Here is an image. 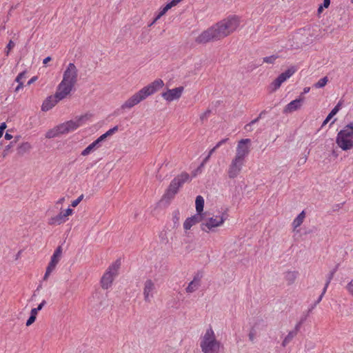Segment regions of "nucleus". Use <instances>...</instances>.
Here are the masks:
<instances>
[{
	"label": "nucleus",
	"mask_w": 353,
	"mask_h": 353,
	"mask_svg": "<svg viewBox=\"0 0 353 353\" xmlns=\"http://www.w3.org/2000/svg\"><path fill=\"white\" fill-rule=\"evenodd\" d=\"M210 155L208 154L207 157L203 159V162L201 163V166H204V165L208 161L210 158Z\"/></svg>",
	"instance_id": "5fc2aeb1"
},
{
	"label": "nucleus",
	"mask_w": 353,
	"mask_h": 353,
	"mask_svg": "<svg viewBox=\"0 0 353 353\" xmlns=\"http://www.w3.org/2000/svg\"><path fill=\"white\" fill-rule=\"evenodd\" d=\"M228 141V138H225V139H221L220 141H219L216 145H215V148H220L223 144L225 143L227 141Z\"/></svg>",
	"instance_id": "09e8293b"
},
{
	"label": "nucleus",
	"mask_w": 353,
	"mask_h": 353,
	"mask_svg": "<svg viewBox=\"0 0 353 353\" xmlns=\"http://www.w3.org/2000/svg\"><path fill=\"white\" fill-rule=\"evenodd\" d=\"M200 345L203 353L218 352L220 343L215 339L214 331L212 328L207 330Z\"/></svg>",
	"instance_id": "423d86ee"
},
{
	"label": "nucleus",
	"mask_w": 353,
	"mask_h": 353,
	"mask_svg": "<svg viewBox=\"0 0 353 353\" xmlns=\"http://www.w3.org/2000/svg\"><path fill=\"white\" fill-rule=\"evenodd\" d=\"M172 8V7L168 4V3L161 10L159 13L157 14V16L154 18V21L151 23L152 25L158 19H159L163 15H164L166 12Z\"/></svg>",
	"instance_id": "c85d7f7f"
},
{
	"label": "nucleus",
	"mask_w": 353,
	"mask_h": 353,
	"mask_svg": "<svg viewBox=\"0 0 353 353\" xmlns=\"http://www.w3.org/2000/svg\"><path fill=\"white\" fill-rule=\"evenodd\" d=\"M342 104H343V101L341 100H340L338 102V103L336 105V106L331 110V112L329 114H330L332 117H334L341 110Z\"/></svg>",
	"instance_id": "473e14b6"
},
{
	"label": "nucleus",
	"mask_w": 353,
	"mask_h": 353,
	"mask_svg": "<svg viewBox=\"0 0 353 353\" xmlns=\"http://www.w3.org/2000/svg\"><path fill=\"white\" fill-rule=\"evenodd\" d=\"M36 316L30 314V317L28 318V319L26 321V325L27 326H30V325H32L36 320Z\"/></svg>",
	"instance_id": "c03bdc74"
},
{
	"label": "nucleus",
	"mask_w": 353,
	"mask_h": 353,
	"mask_svg": "<svg viewBox=\"0 0 353 353\" xmlns=\"http://www.w3.org/2000/svg\"><path fill=\"white\" fill-rule=\"evenodd\" d=\"M210 113V110H208L206 111L205 113H203L201 116V119H203L204 118H207L208 114Z\"/></svg>",
	"instance_id": "6e6d98bb"
},
{
	"label": "nucleus",
	"mask_w": 353,
	"mask_h": 353,
	"mask_svg": "<svg viewBox=\"0 0 353 353\" xmlns=\"http://www.w3.org/2000/svg\"><path fill=\"white\" fill-rule=\"evenodd\" d=\"M332 117H333L330 114H328V115L327 116L325 119L323 121L321 127H323L324 125H325L331 120V119Z\"/></svg>",
	"instance_id": "3c124183"
},
{
	"label": "nucleus",
	"mask_w": 353,
	"mask_h": 353,
	"mask_svg": "<svg viewBox=\"0 0 353 353\" xmlns=\"http://www.w3.org/2000/svg\"><path fill=\"white\" fill-rule=\"evenodd\" d=\"M296 71V68L295 66H291L285 72L280 74L277 78L280 79V80L283 83L290 77H291Z\"/></svg>",
	"instance_id": "aec40b11"
},
{
	"label": "nucleus",
	"mask_w": 353,
	"mask_h": 353,
	"mask_svg": "<svg viewBox=\"0 0 353 353\" xmlns=\"http://www.w3.org/2000/svg\"><path fill=\"white\" fill-rule=\"evenodd\" d=\"M296 336V334L295 332L290 331L288 334V335L284 338L283 342H282V346L286 347L288 344L292 340V339Z\"/></svg>",
	"instance_id": "cd10ccee"
},
{
	"label": "nucleus",
	"mask_w": 353,
	"mask_h": 353,
	"mask_svg": "<svg viewBox=\"0 0 353 353\" xmlns=\"http://www.w3.org/2000/svg\"><path fill=\"white\" fill-rule=\"evenodd\" d=\"M15 46V43L12 41L10 40L9 43L6 47L5 49V54L6 56H8L10 54V51Z\"/></svg>",
	"instance_id": "c9c22d12"
},
{
	"label": "nucleus",
	"mask_w": 353,
	"mask_h": 353,
	"mask_svg": "<svg viewBox=\"0 0 353 353\" xmlns=\"http://www.w3.org/2000/svg\"><path fill=\"white\" fill-rule=\"evenodd\" d=\"M37 79V77H32L28 82V85H30L31 83H34Z\"/></svg>",
	"instance_id": "13d9d810"
},
{
	"label": "nucleus",
	"mask_w": 353,
	"mask_h": 353,
	"mask_svg": "<svg viewBox=\"0 0 353 353\" xmlns=\"http://www.w3.org/2000/svg\"><path fill=\"white\" fill-rule=\"evenodd\" d=\"M12 142H11L9 145H6L3 152V157H5L8 153V151L10 149L11 146H12Z\"/></svg>",
	"instance_id": "8fccbe9b"
},
{
	"label": "nucleus",
	"mask_w": 353,
	"mask_h": 353,
	"mask_svg": "<svg viewBox=\"0 0 353 353\" xmlns=\"http://www.w3.org/2000/svg\"><path fill=\"white\" fill-rule=\"evenodd\" d=\"M4 137L7 140H10L12 138V136L11 134H10L9 133L6 132L5 134V137Z\"/></svg>",
	"instance_id": "bf43d9fd"
},
{
	"label": "nucleus",
	"mask_w": 353,
	"mask_h": 353,
	"mask_svg": "<svg viewBox=\"0 0 353 353\" xmlns=\"http://www.w3.org/2000/svg\"><path fill=\"white\" fill-rule=\"evenodd\" d=\"M283 82L280 80V79L276 78L271 84L273 90H276L280 88Z\"/></svg>",
	"instance_id": "e433bc0d"
},
{
	"label": "nucleus",
	"mask_w": 353,
	"mask_h": 353,
	"mask_svg": "<svg viewBox=\"0 0 353 353\" xmlns=\"http://www.w3.org/2000/svg\"><path fill=\"white\" fill-rule=\"evenodd\" d=\"M183 88L180 86L171 90H168L166 92L162 93V97L167 101H172L181 97Z\"/></svg>",
	"instance_id": "2eb2a0df"
},
{
	"label": "nucleus",
	"mask_w": 353,
	"mask_h": 353,
	"mask_svg": "<svg viewBox=\"0 0 353 353\" xmlns=\"http://www.w3.org/2000/svg\"><path fill=\"white\" fill-rule=\"evenodd\" d=\"M60 129V125H57V127L54 128L52 130H50L47 132L46 134V137L48 139H52L57 137L59 134H62V131Z\"/></svg>",
	"instance_id": "393cba45"
},
{
	"label": "nucleus",
	"mask_w": 353,
	"mask_h": 353,
	"mask_svg": "<svg viewBox=\"0 0 353 353\" xmlns=\"http://www.w3.org/2000/svg\"><path fill=\"white\" fill-rule=\"evenodd\" d=\"M305 318H303L301 319V321L295 325L294 329L292 330L293 332H295V333L297 334L298 332L299 331L301 325L304 322Z\"/></svg>",
	"instance_id": "79ce46f5"
},
{
	"label": "nucleus",
	"mask_w": 353,
	"mask_h": 353,
	"mask_svg": "<svg viewBox=\"0 0 353 353\" xmlns=\"http://www.w3.org/2000/svg\"><path fill=\"white\" fill-rule=\"evenodd\" d=\"M31 146L29 143L25 142L21 143L17 148V152L19 154H23L30 149Z\"/></svg>",
	"instance_id": "bb28decb"
},
{
	"label": "nucleus",
	"mask_w": 353,
	"mask_h": 353,
	"mask_svg": "<svg viewBox=\"0 0 353 353\" xmlns=\"http://www.w3.org/2000/svg\"><path fill=\"white\" fill-rule=\"evenodd\" d=\"M251 140L250 139H241L237 144L236 149V158L245 161V157L250 152Z\"/></svg>",
	"instance_id": "9b49d317"
},
{
	"label": "nucleus",
	"mask_w": 353,
	"mask_h": 353,
	"mask_svg": "<svg viewBox=\"0 0 353 353\" xmlns=\"http://www.w3.org/2000/svg\"><path fill=\"white\" fill-rule=\"evenodd\" d=\"M107 138V136L105 134H103L101 135L98 139H97L95 141L97 142V143L101 146V143L104 141Z\"/></svg>",
	"instance_id": "de8ad7c7"
},
{
	"label": "nucleus",
	"mask_w": 353,
	"mask_h": 353,
	"mask_svg": "<svg viewBox=\"0 0 353 353\" xmlns=\"http://www.w3.org/2000/svg\"><path fill=\"white\" fill-rule=\"evenodd\" d=\"M324 8L325 7L323 6L322 4L319 6V7L318 8V10H317L319 14H320L323 12V10Z\"/></svg>",
	"instance_id": "680f3d73"
},
{
	"label": "nucleus",
	"mask_w": 353,
	"mask_h": 353,
	"mask_svg": "<svg viewBox=\"0 0 353 353\" xmlns=\"http://www.w3.org/2000/svg\"><path fill=\"white\" fill-rule=\"evenodd\" d=\"M163 81L160 79H156L149 85L143 87L139 92H136L130 97L122 105L123 109L131 108L141 101L145 99L148 97L153 94L163 86Z\"/></svg>",
	"instance_id": "20e7f679"
},
{
	"label": "nucleus",
	"mask_w": 353,
	"mask_h": 353,
	"mask_svg": "<svg viewBox=\"0 0 353 353\" xmlns=\"http://www.w3.org/2000/svg\"><path fill=\"white\" fill-rule=\"evenodd\" d=\"M310 88L309 87H305L303 89V94H306L310 92Z\"/></svg>",
	"instance_id": "0e129e2a"
},
{
	"label": "nucleus",
	"mask_w": 353,
	"mask_h": 353,
	"mask_svg": "<svg viewBox=\"0 0 353 353\" xmlns=\"http://www.w3.org/2000/svg\"><path fill=\"white\" fill-rule=\"evenodd\" d=\"M51 60V57H46L43 61V64H46L47 63H48Z\"/></svg>",
	"instance_id": "052dcab7"
},
{
	"label": "nucleus",
	"mask_w": 353,
	"mask_h": 353,
	"mask_svg": "<svg viewBox=\"0 0 353 353\" xmlns=\"http://www.w3.org/2000/svg\"><path fill=\"white\" fill-rule=\"evenodd\" d=\"M336 269L333 270L332 272H330V273L329 274L328 276H327V281L325 283V287L324 288L327 290L331 280L332 279L333 276H334V273L336 272Z\"/></svg>",
	"instance_id": "58836bf2"
},
{
	"label": "nucleus",
	"mask_w": 353,
	"mask_h": 353,
	"mask_svg": "<svg viewBox=\"0 0 353 353\" xmlns=\"http://www.w3.org/2000/svg\"><path fill=\"white\" fill-rule=\"evenodd\" d=\"M277 58H278V56H276V55H271L269 57H265L263 59V62L267 63H273Z\"/></svg>",
	"instance_id": "f704fd0d"
},
{
	"label": "nucleus",
	"mask_w": 353,
	"mask_h": 353,
	"mask_svg": "<svg viewBox=\"0 0 353 353\" xmlns=\"http://www.w3.org/2000/svg\"><path fill=\"white\" fill-rule=\"evenodd\" d=\"M189 179L190 175L187 172H183L174 177L170 182L163 197L167 199H172L178 192L179 189Z\"/></svg>",
	"instance_id": "0eeeda50"
},
{
	"label": "nucleus",
	"mask_w": 353,
	"mask_h": 353,
	"mask_svg": "<svg viewBox=\"0 0 353 353\" xmlns=\"http://www.w3.org/2000/svg\"><path fill=\"white\" fill-rule=\"evenodd\" d=\"M26 77V72L23 71L20 72L15 79V81L18 83L17 86L15 88V92H19L23 87V79Z\"/></svg>",
	"instance_id": "4be33fe9"
},
{
	"label": "nucleus",
	"mask_w": 353,
	"mask_h": 353,
	"mask_svg": "<svg viewBox=\"0 0 353 353\" xmlns=\"http://www.w3.org/2000/svg\"><path fill=\"white\" fill-rule=\"evenodd\" d=\"M260 120V119L259 117L253 119L252 121H251L249 123L246 124L244 127L245 130L248 132H250L252 131V129H248V126H252V125L256 123L259 121Z\"/></svg>",
	"instance_id": "ea45409f"
},
{
	"label": "nucleus",
	"mask_w": 353,
	"mask_h": 353,
	"mask_svg": "<svg viewBox=\"0 0 353 353\" xmlns=\"http://www.w3.org/2000/svg\"><path fill=\"white\" fill-rule=\"evenodd\" d=\"M347 291L353 296V279L347 284L345 287Z\"/></svg>",
	"instance_id": "a19ab883"
},
{
	"label": "nucleus",
	"mask_w": 353,
	"mask_h": 353,
	"mask_svg": "<svg viewBox=\"0 0 353 353\" xmlns=\"http://www.w3.org/2000/svg\"><path fill=\"white\" fill-rule=\"evenodd\" d=\"M244 163L245 161L234 157L232 160L228 169V177L230 179L236 178L240 174Z\"/></svg>",
	"instance_id": "ddd939ff"
},
{
	"label": "nucleus",
	"mask_w": 353,
	"mask_h": 353,
	"mask_svg": "<svg viewBox=\"0 0 353 353\" xmlns=\"http://www.w3.org/2000/svg\"><path fill=\"white\" fill-rule=\"evenodd\" d=\"M336 143L344 151L353 148V120L338 132Z\"/></svg>",
	"instance_id": "39448f33"
},
{
	"label": "nucleus",
	"mask_w": 353,
	"mask_h": 353,
	"mask_svg": "<svg viewBox=\"0 0 353 353\" xmlns=\"http://www.w3.org/2000/svg\"><path fill=\"white\" fill-rule=\"evenodd\" d=\"M46 301L45 300H43L42 302L37 306V307L31 310L30 314L37 316L38 312L41 310V309L46 305Z\"/></svg>",
	"instance_id": "2f4dec72"
},
{
	"label": "nucleus",
	"mask_w": 353,
	"mask_h": 353,
	"mask_svg": "<svg viewBox=\"0 0 353 353\" xmlns=\"http://www.w3.org/2000/svg\"><path fill=\"white\" fill-rule=\"evenodd\" d=\"M117 130H118V126H114V128L108 130L105 134L108 137L113 134L114 133H115Z\"/></svg>",
	"instance_id": "a18cd8bd"
},
{
	"label": "nucleus",
	"mask_w": 353,
	"mask_h": 353,
	"mask_svg": "<svg viewBox=\"0 0 353 353\" xmlns=\"http://www.w3.org/2000/svg\"><path fill=\"white\" fill-rule=\"evenodd\" d=\"M239 26V18L236 16H230L203 31L196 37V42L206 43L212 41L220 40L235 31Z\"/></svg>",
	"instance_id": "f03ea898"
},
{
	"label": "nucleus",
	"mask_w": 353,
	"mask_h": 353,
	"mask_svg": "<svg viewBox=\"0 0 353 353\" xmlns=\"http://www.w3.org/2000/svg\"><path fill=\"white\" fill-rule=\"evenodd\" d=\"M239 26V18L236 16H230L203 31L196 37V42L206 43L212 41L220 40L235 31Z\"/></svg>",
	"instance_id": "f257e3e1"
},
{
	"label": "nucleus",
	"mask_w": 353,
	"mask_h": 353,
	"mask_svg": "<svg viewBox=\"0 0 353 353\" xmlns=\"http://www.w3.org/2000/svg\"><path fill=\"white\" fill-rule=\"evenodd\" d=\"M120 265L121 261L119 259H117L113 264L109 266L101 280V287L103 289H108L111 286L114 278L117 275Z\"/></svg>",
	"instance_id": "6e6552de"
},
{
	"label": "nucleus",
	"mask_w": 353,
	"mask_h": 353,
	"mask_svg": "<svg viewBox=\"0 0 353 353\" xmlns=\"http://www.w3.org/2000/svg\"><path fill=\"white\" fill-rule=\"evenodd\" d=\"M343 205V203L337 204V205H336V209H339V208H340Z\"/></svg>",
	"instance_id": "774afa93"
},
{
	"label": "nucleus",
	"mask_w": 353,
	"mask_h": 353,
	"mask_svg": "<svg viewBox=\"0 0 353 353\" xmlns=\"http://www.w3.org/2000/svg\"><path fill=\"white\" fill-rule=\"evenodd\" d=\"M226 219L227 215L225 214H222L221 216H212L208 219L205 218V222L201 223V228L203 231L208 232L214 228L222 225Z\"/></svg>",
	"instance_id": "9d476101"
},
{
	"label": "nucleus",
	"mask_w": 353,
	"mask_h": 353,
	"mask_svg": "<svg viewBox=\"0 0 353 353\" xmlns=\"http://www.w3.org/2000/svg\"><path fill=\"white\" fill-rule=\"evenodd\" d=\"M217 149H218V148H215V146H214L213 148H212V149L209 151L208 154L211 156V155H212V154L216 151V150H217Z\"/></svg>",
	"instance_id": "e2e57ef3"
},
{
	"label": "nucleus",
	"mask_w": 353,
	"mask_h": 353,
	"mask_svg": "<svg viewBox=\"0 0 353 353\" xmlns=\"http://www.w3.org/2000/svg\"><path fill=\"white\" fill-rule=\"evenodd\" d=\"M67 220H68V218L66 217V215L64 214V213L63 212H61L59 214L52 217L50 219V223L60 225L61 223H65Z\"/></svg>",
	"instance_id": "412c9836"
},
{
	"label": "nucleus",
	"mask_w": 353,
	"mask_h": 353,
	"mask_svg": "<svg viewBox=\"0 0 353 353\" xmlns=\"http://www.w3.org/2000/svg\"><path fill=\"white\" fill-rule=\"evenodd\" d=\"M297 272H288L285 275L286 280L288 281L290 283H292L294 281Z\"/></svg>",
	"instance_id": "7c9ffc66"
},
{
	"label": "nucleus",
	"mask_w": 353,
	"mask_h": 353,
	"mask_svg": "<svg viewBox=\"0 0 353 353\" xmlns=\"http://www.w3.org/2000/svg\"><path fill=\"white\" fill-rule=\"evenodd\" d=\"M73 212V210H72L71 208H68V209L65 210V211L63 212L64 214L66 215V217L68 218V216L69 215H71Z\"/></svg>",
	"instance_id": "603ef678"
},
{
	"label": "nucleus",
	"mask_w": 353,
	"mask_h": 353,
	"mask_svg": "<svg viewBox=\"0 0 353 353\" xmlns=\"http://www.w3.org/2000/svg\"><path fill=\"white\" fill-rule=\"evenodd\" d=\"M283 82L280 80V79L276 78L271 84L273 90H276L280 88Z\"/></svg>",
	"instance_id": "4c0bfd02"
},
{
	"label": "nucleus",
	"mask_w": 353,
	"mask_h": 353,
	"mask_svg": "<svg viewBox=\"0 0 353 353\" xmlns=\"http://www.w3.org/2000/svg\"><path fill=\"white\" fill-rule=\"evenodd\" d=\"M265 114V110H263V111H262V112L259 114V117H258L261 119Z\"/></svg>",
	"instance_id": "69168bd1"
},
{
	"label": "nucleus",
	"mask_w": 353,
	"mask_h": 353,
	"mask_svg": "<svg viewBox=\"0 0 353 353\" xmlns=\"http://www.w3.org/2000/svg\"><path fill=\"white\" fill-rule=\"evenodd\" d=\"M156 292V286L151 279H148L144 283L143 296L145 301L150 303Z\"/></svg>",
	"instance_id": "4468645a"
},
{
	"label": "nucleus",
	"mask_w": 353,
	"mask_h": 353,
	"mask_svg": "<svg viewBox=\"0 0 353 353\" xmlns=\"http://www.w3.org/2000/svg\"><path fill=\"white\" fill-rule=\"evenodd\" d=\"M63 99L57 97V92L53 96L48 97L41 105L42 111L46 112L52 109L59 101Z\"/></svg>",
	"instance_id": "dca6fc26"
},
{
	"label": "nucleus",
	"mask_w": 353,
	"mask_h": 353,
	"mask_svg": "<svg viewBox=\"0 0 353 353\" xmlns=\"http://www.w3.org/2000/svg\"><path fill=\"white\" fill-rule=\"evenodd\" d=\"M328 78L327 77H324L321 79H320L314 85V86L316 88H323L327 83Z\"/></svg>",
	"instance_id": "c756f323"
},
{
	"label": "nucleus",
	"mask_w": 353,
	"mask_h": 353,
	"mask_svg": "<svg viewBox=\"0 0 353 353\" xmlns=\"http://www.w3.org/2000/svg\"><path fill=\"white\" fill-rule=\"evenodd\" d=\"M205 219L204 214H196L185 219L183 223V228L185 230H190L194 225L203 221Z\"/></svg>",
	"instance_id": "f3484780"
},
{
	"label": "nucleus",
	"mask_w": 353,
	"mask_h": 353,
	"mask_svg": "<svg viewBox=\"0 0 353 353\" xmlns=\"http://www.w3.org/2000/svg\"><path fill=\"white\" fill-rule=\"evenodd\" d=\"M305 217V214L304 211H302L293 221L292 225L294 228H296L297 227L300 226L304 219Z\"/></svg>",
	"instance_id": "a878e982"
},
{
	"label": "nucleus",
	"mask_w": 353,
	"mask_h": 353,
	"mask_svg": "<svg viewBox=\"0 0 353 353\" xmlns=\"http://www.w3.org/2000/svg\"><path fill=\"white\" fill-rule=\"evenodd\" d=\"M326 290H327L326 289L323 288L322 293L319 296V298L316 299V301L314 302V306H316L321 301Z\"/></svg>",
	"instance_id": "49530a36"
},
{
	"label": "nucleus",
	"mask_w": 353,
	"mask_h": 353,
	"mask_svg": "<svg viewBox=\"0 0 353 353\" xmlns=\"http://www.w3.org/2000/svg\"><path fill=\"white\" fill-rule=\"evenodd\" d=\"M196 213L199 214H203L202 212L203 211L204 207V199L202 196L199 195L196 197Z\"/></svg>",
	"instance_id": "5701e85b"
},
{
	"label": "nucleus",
	"mask_w": 353,
	"mask_h": 353,
	"mask_svg": "<svg viewBox=\"0 0 353 353\" xmlns=\"http://www.w3.org/2000/svg\"><path fill=\"white\" fill-rule=\"evenodd\" d=\"M303 98L299 97L290 102L284 108L283 113L288 114L293 112L299 109L302 105Z\"/></svg>",
	"instance_id": "a211bd4d"
},
{
	"label": "nucleus",
	"mask_w": 353,
	"mask_h": 353,
	"mask_svg": "<svg viewBox=\"0 0 353 353\" xmlns=\"http://www.w3.org/2000/svg\"><path fill=\"white\" fill-rule=\"evenodd\" d=\"M99 147L100 145L97 143L96 141H94L81 152V155L87 156L90 152L99 148Z\"/></svg>",
	"instance_id": "b1692460"
},
{
	"label": "nucleus",
	"mask_w": 353,
	"mask_h": 353,
	"mask_svg": "<svg viewBox=\"0 0 353 353\" xmlns=\"http://www.w3.org/2000/svg\"><path fill=\"white\" fill-rule=\"evenodd\" d=\"M254 334H252V333H251V332H250V333L249 334V339H250V341H253V340H254Z\"/></svg>",
	"instance_id": "338daca9"
},
{
	"label": "nucleus",
	"mask_w": 353,
	"mask_h": 353,
	"mask_svg": "<svg viewBox=\"0 0 353 353\" xmlns=\"http://www.w3.org/2000/svg\"><path fill=\"white\" fill-rule=\"evenodd\" d=\"M88 118V117L87 114L77 117L74 120H70L60 124L59 130H61L63 134L72 132L83 125L87 121Z\"/></svg>",
	"instance_id": "1a4fd4ad"
},
{
	"label": "nucleus",
	"mask_w": 353,
	"mask_h": 353,
	"mask_svg": "<svg viewBox=\"0 0 353 353\" xmlns=\"http://www.w3.org/2000/svg\"><path fill=\"white\" fill-rule=\"evenodd\" d=\"M323 6L325 7V8H327L330 5V0H323Z\"/></svg>",
	"instance_id": "864d4df0"
},
{
	"label": "nucleus",
	"mask_w": 353,
	"mask_h": 353,
	"mask_svg": "<svg viewBox=\"0 0 353 353\" xmlns=\"http://www.w3.org/2000/svg\"><path fill=\"white\" fill-rule=\"evenodd\" d=\"M6 128V123H2L0 125V131L3 132L4 130Z\"/></svg>",
	"instance_id": "4d7b16f0"
},
{
	"label": "nucleus",
	"mask_w": 353,
	"mask_h": 353,
	"mask_svg": "<svg viewBox=\"0 0 353 353\" xmlns=\"http://www.w3.org/2000/svg\"><path fill=\"white\" fill-rule=\"evenodd\" d=\"M62 254L61 246H58L54 250L53 254L51 256L50 261L48 263L46 273L43 276V280H47L52 272L55 269L57 263H59Z\"/></svg>",
	"instance_id": "f8f14e48"
},
{
	"label": "nucleus",
	"mask_w": 353,
	"mask_h": 353,
	"mask_svg": "<svg viewBox=\"0 0 353 353\" xmlns=\"http://www.w3.org/2000/svg\"><path fill=\"white\" fill-rule=\"evenodd\" d=\"M78 70L73 63H70L63 72V79L57 86V97L64 99L68 95L77 82Z\"/></svg>",
	"instance_id": "7ed1b4c3"
},
{
	"label": "nucleus",
	"mask_w": 353,
	"mask_h": 353,
	"mask_svg": "<svg viewBox=\"0 0 353 353\" xmlns=\"http://www.w3.org/2000/svg\"><path fill=\"white\" fill-rule=\"evenodd\" d=\"M202 278V274L200 272H197L193 280L188 284L185 290L188 293H192L196 291L201 285V279Z\"/></svg>",
	"instance_id": "6ab92c4d"
},
{
	"label": "nucleus",
	"mask_w": 353,
	"mask_h": 353,
	"mask_svg": "<svg viewBox=\"0 0 353 353\" xmlns=\"http://www.w3.org/2000/svg\"><path fill=\"white\" fill-rule=\"evenodd\" d=\"M83 199V194L80 195L77 199L74 200L72 202L71 205L72 207L77 206L79 205V203L82 201Z\"/></svg>",
	"instance_id": "37998d69"
},
{
	"label": "nucleus",
	"mask_w": 353,
	"mask_h": 353,
	"mask_svg": "<svg viewBox=\"0 0 353 353\" xmlns=\"http://www.w3.org/2000/svg\"><path fill=\"white\" fill-rule=\"evenodd\" d=\"M179 219H180L179 211L178 210H176L173 212V218H172L174 225H179Z\"/></svg>",
	"instance_id": "72a5a7b5"
}]
</instances>
